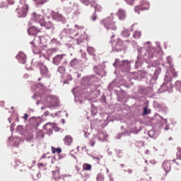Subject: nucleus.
Listing matches in <instances>:
<instances>
[{
  "label": "nucleus",
  "mask_w": 181,
  "mask_h": 181,
  "mask_svg": "<svg viewBox=\"0 0 181 181\" xmlns=\"http://www.w3.org/2000/svg\"><path fill=\"white\" fill-rule=\"evenodd\" d=\"M33 18L37 22L35 25H38V26H40L41 28L43 27V22L45 20H43V16H42V15L33 13Z\"/></svg>",
  "instance_id": "nucleus-4"
},
{
  "label": "nucleus",
  "mask_w": 181,
  "mask_h": 181,
  "mask_svg": "<svg viewBox=\"0 0 181 181\" xmlns=\"http://www.w3.org/2000/svg\"><path fill=\"white\" fill-rule=\"evenodd\" d=\"M29 11V1L28 0H21L16 12L18 15V18H26L28 11Z\"/></svg>",
  "instance_id": "nucleus-2"
},
{
  "label": "nucleus",
  "mask_w": 181,
  "mask_h": 181,
  "mask_svg": "<svg viewBox=\"0 0 181 181\" xmlns=\"http://www.w3.org/2000/svg\"><path fill=\"white\" fill-rule=\"evenodd\" d=\"M163 168L166 172V173H169L172 169V165L170 161L169 160H165L163 163Z\"/></svg>",
  "instance_id": "nucleus-9"
},
{
  "label": "nucleus",
  "mask_w": 181,
  "mask_h": 181,
  "mask_svg": "<svg viewBox=\"0 0 181 181\" xmlns=\"http://www.w3.org/2000/svg\"><path fill=\"white\" fill-rule=\"evenodd\" d=\"M44 131L45 134L48 135H52L53 134V128H54V124L53 123H47L44 127Z\"/></svg>",
  "instance_id": "nucleus-8"
},
{
  "label": "nucleus",
  "mask_w": 181,
  "mask_h": 181,
  "mask_svg": "<svg viewBox=\"0 0 181 181\" xmlns=\"http://www.w3.org/2000/svg\"><path fill=\"white\" fill-rule=\"evenodd\" d=\"M131 35V33L128 30H124L122 33V36L123 37H129Z\"/></svg>",
  "instance_id": "nucleus-23"
},
{
  "label": "nucleus",
  "mask_w": 181,
  "mask_h": 181,
  "mask_svg": "<svg viewBox=\"0 0 181 181\" xmlns=\"http://www.w3.org/2000/svg\"><path fill=\"white\" fill-rule=\"evenodd\" d=\"M117 16L120 21H124L127 18V12L122 8H119L117 11Z\"/></svg>",
  "instance_id": "nucleus-10"
},
{
  "label": "nucleus",
  "mask_w": 181,
  "mask_h": 181,
  "mask_svg": "<svg viewBox=\"0 0 181 181\" xmlns=\"http://www.w3.org/2000/svg\"><path fill=\"white\" fill-rule=\"evenodd\" d=\"M62 2H63V1H66V0H62Z\"/></svg>",
  "instance_id": "nucleus-50"
},
{
  "label": "nucleus",
  "mask_w": 181,
  "mask_h": 181,
  "mask_svg": "<svg viewBox=\"0 0 181 181\" xmlns=\"http://www.w3.org/2000/svg\"><path fill=\"white\" fill-rule=\"evenodd\" d=\"M177 160V159H173V163H176L177 165H180V163Z\"/></svg>",
  "instance_id": "nucleus-38"
},
{
  "label": "nucleus",
  "mask_w": 181,
  "mask_h": 181,
  "mask_svg": "<svg viewBox=\"0 0 181 181\" xmlns=\"http://www.w3.org/2000/svg\"><path fill=\"white\" fill-rule=\"evenodd\" d=\"M39 86H41L42 87H43V84L42 83H39Z\"/></svg>",
  "instance_id": "nucleus-47"
},
{
  "label": "nucleus",
  "mask_w": 181,
  "mask_h": 181,
  "mask_svg": "<svg viewBox=\"0 0 181 181\" xmlns=\"http://www.w3.org/2000/svg\"><path fill=\"white\" fill-rule=\"evenodd\" d=\"M30 126L34 128H37V127H39V122H37V119L35 117H32L30 119Z\"/></svg>",
  "instance_id": "nucleus-14"
},
{
  "label": "nucleus",
  "mask_w": 181,
  "mask_h": 181,
  "mask_svg": "<svg viewBox=\"0 0 181 181\" xmlns=\"http://www.w3.org/2000/svg\"><path fill=\"white\" fill-rule=\"evenodd\" d=\"M139 181H148V180L145 179V178H141L140 180Z\"/></svg>",
  "instance_id": "nucleus-41"
},
{
  "label": "nucleus",
  "mask_w": 181,
  "mask_h": 181,
  "mask_svg": "<svg viewBox=\"0 0 181 181\" xmlns=\"http://www.w3.org/2000/svg\"><path fill=\"white\" fill-rule=\"evenodd\" d=\"M42 29V27H40L39 25H36L32 27H30L28 30V35L30 36H34V35H36L39 30Z\"/></svg>",
  "instance_id": "nucleus-5"
},
{
  "label": "nucleus",
  "mask_w": 181,
  "mask_h": 181,
  "mask_svg": "<svg viewBox=\"0 0 181 181\" xmlns=\"http://www.w3.org/2000/svg\"><path fill=\"white\" fill-rule=\"evenodd\" d=\"M93 124V122H92L91 124H90V127L91 128H94V124Z\"/></svg>",
  "instance_id": "nucleus-43"
},
{
  "label": "nucleus",
  "mask_w": 181,
  "mask_h": 181,
  "mask_svg": "<svg viewBox=\"0 0 181 181\" xmlns=\"http://www.w3.org/2000/svg\"><path fill=\"white\" fill-rule=\"evenodd\" d=\"M129 173H132V170H128Z\"/></svg>",
  "instance_id": "nucleus-45"
},
{
  "label": "nucleus",
  "mask_w": 181,
  "mask_h": 181,
  "mask_svg": "<svg viewBox=\"0 0 181 181\" xmlns=\"http://www.w3.org/2000/svg\"><path fill=\"white\" fill-rule=\"evenodd\" d=\"M86 37H84V35H81L79 38H78V42H80L81 43L84 40Z\"/></svg>",
  "instance_id": "nucleus-33"
},
{
  "label": "nucleus",
  "mask_w": 181,
  "mask_h": 181,
  "mask_svg": "<svg viewBox=\"0 0 181 181\" xmlns=\"http://www.w3.org/2000/svg\"><path fill=\"white\" fill-rule=\"evenodd\" d=\"M101 25H104V28L110 32L112 31V35L114 33L117 31V25H115V22L114 21V17H107L100 21Z\"/></svg>",
  "instance_id": "nucleus-3"
},
{
  "label": "nucleus",
  "mask_w": 181,
  "mask_h": 181,
  "mask_svg": "<svg viewBox=\"0 0 181 181\" xmlns=\"http://www.w3.org/2000/svg\"><path fill=\"white\" fill-rule=\"evenodd\" d=\"M8 3H9L10 4H12L14 3V1H13V0H12L11 1L8 0Z\"/></svg>",
  "instance_id": "nucleus-42"
},
{
  "label": "nucleus",
  "mask_w": 181,
  "mask_h": 181,
  "mask_svg": "<svg viewBox=\"0 0 181 181\" xmlns=\"http://www.w3.org/2000/svg\"><path fill=\"white\" fill-rule=\"evenodd\" d=\"M51 150L52 153H62V148L58 147V148H54L53 146L51 147Z\"/></svg>",
  "instance_id": "nucleus-20"
},
{
  "label": "nucleus",
  "mask_w": 181,
  "mask_h": 181,
  "mask_svg": "<svg viewBox=\"0 0 181 181\" xmlns=\"http://www.w3.org/2000/svg\"><path fill=\"white\" fill-rule=\"evenodd\" d=\"M17 59L21 63V64H25L26 63V55L23 54V52H19L17 55Z\"/></svg>",
  "instance_id": "nucleus-12"
},
{
  "label": "nucleus",
  "mask_w": 181,
  "mask_h": 181,
  "mask_svg": "<svg viewBox=\"0 0 181 181\" xmlns=\"http://www.w3.org/2000/svg\"><path fill=\"white\" fill-rule=\"evenodd\" d=\"M40 73L42 76H47L49 74V69H47L46 66L42 65L40 66Z\"/></svg>",
  "instance_id": "nucleus-17"
},
{
  "label": "nucleus",
  "mask_w": 181,
  "mask_h": 181,
  "mask_svg": "<svg viewBox=\"0 0 181 181\" xmlns=\"http://www.w3.org/2000/svg\"><path fill=\"white\" fill-rule=\"evenodd\" d=\"M126 2H134V0H124Z\"/></svg>",
  "instance_id": "nucleus-39"
},
{
  "label": "nucleus",
  "mask_w": 181,
  "mask_h": 181,
  "mask_svg": "<svg viewBox=\"0 0 181 181\" xmlns=\"http://www.w3.org/2000/svg\"><path fill=\"white\" fill-rule=\"evenodd\" d=\"M117 65V66H119V64H119V59H116L115 60V64H114V66H115V65Z\"/></svg>",
  "instance_id": "nucleus-35"
},
{
  "label": "nucleus",
  "mask_w": 181,
  "mask_h": 181,
  "mask_svg": "<svg viewBox=\"0 0 181 181\" xmlns=\"http://www.w3.org/2000/svg\"><path fill=\"white\" fill-rule=\"evenodd\" d=\"M40 80H42V78H38V81H40Z\"/></svg>",
  "instance_id": "nucleus-48"
},
{
  "label": "nucleus",
  "mask_w": 181,
  "mask_h": 181,
  "mask_svg": "<svg viewBox=\"0 0 181 181\" xmlns=\"http://www.w3.org/2000/svg\"><path fill=\"white\" fill-rule=\"evenodd\" d=\"M141 33L138 30H136L134 34H133V37L134 39H139V37H141Z\"/></svg>",
  "instance_id": "nucleus-25"
},
{
  "label": "nucleus",
  "mask_w": 181,
  "mask_h": 181,
  "mask_svg": "<svg viewBox=\"0 0 181 181\" xmlns=\"http://www.w3.org/2000/svg\"><path fill=\"white\" fill-rule=\"evenodd\" d=\"M36 131V127H33L32 126H28L27 127V133L30 138H33V132Z\"/></svg>",
  "instance_id": "nucleus-15"
},
{
  "label": "nucleus",
  "mask_w": 181,
  "mask_h": 181,
  "mask_svg": "<svg viewBox=\"0 0 181 181\" xmlns=\"http://www.w3.org/2000/svg\"><path fill=\"white\" fill-rule=\"evenodd\" d=\"M177 151H178L177 152V159L181 160V148L178 147Z\"/></svg>",
  "instance_id": "nucleus-28"
},
{
  "label": "nucleus",
  "mask_w": 181,
  "mask_h": 181,
  "mask_svg": "<svg viewBox=\"0 0 181 181\" xmlns=\"http://www.w3.org/2000/svg\"><path fill=\"white\" fill-rule=\"evenodd\" d=\"M47 101L52 105V107H56L59 104V99L54 95H49L47 97Z\"/></svg>",
  "instance_id": "nucleus-7"
},
{
  "label": "nucleus",
  "mask_w": 181,
  "mask_h": 181,
  "mask_svg": "<svg viewBox=\"0 0 181 181\" xmlns=\"http://www.w3.org/2000/svg\"><path fill=\"white\" fill-rule=\"evenodd\" d=\"M96 180L97 181H104V175H103V173H99L97 175Z\"/></svg>",
  "instance_id": "nucleus-26"
},
{
  "label": "nucleus",
  "mask_w": 181,
  "mask_h": 181,
  "mask_svg": "<svg viewBox=\"0 0 181 181\" xmlns=\"http://www.w3.org/2000/svg\"><path fill=\"white\" fill-rule=\"evenodd\" d=\"M97 141V136L95 135L90 136L88 144L90 146H94L95 145V142Z\"/></svg>",
  "instance_id": "nucleus-16"
},
{
  "label": "nucleus",
  "mask_w": 181,
  "mask_h": 181,
  "mask_svg": "<svg viewBox=\"0 0 181 181\" xmlns=\"http://www.w3.org/2000/svg\"><path fill=\"white\" fill-rule=\"evenodd\" d=\"M147 114H149V112L148 111V107H145L143 110L142 115H147Z\"/></svg>",
  "instance_id": "nucleus-30"
},
{
  "label": "nucleus",
  "mask_w": 181,
  "mask_h": 181,
  "mask_svg": "<svg viewBox=\"0 0 181 181\" xmlns=\"http://www.w3.org/2000/svg\"><path fill=\"white\" fill-rule=\"evenodd\" d=\"M173 77H177V73L175 71H173Z\"/></svg>",
  "instance_id": "nucleus-36"
},
{
  "label": "nucleus",
  "mask_w": 181,
  "mask_h": 181,
  "mask_svg": "<svg viewBox=\"0 0 181 181\" xmlns=\"http://www.w3.org/2000/svg\"><path fill=\"white\" fill-rule=\"evenodd\" d=\"M42 26L45 28L46 29H53V24L52 23L48 22V23H43Z\"/></svg>",
  "instance_id": "nucleus-21"
},
{
  "label": "nucleus",
  "mask_w": 181,
  "mask_h": 181,
  "mask_svg": "<svg viewBox=\"0 0 181 181\" xmlns=\"http://www.w3.org/2000/svg\"><path fill=\"white\" fill-rule=\"evenodd\" d=\"M39 166H45V165L42 163H39Z\"/></svg>",
  "instance_id": "nucleus-44"
},
{
  "label": "nucleus",
  "mask_w": 181,
  "mask_h": 181,
  "mask_svg": "<svg viewBox=\"0 0 181 181\" xmlns=\"http://www.w3.org/2000/svg\"><path fill=\"white\" fill-rule=\"evenodd\" d=\"M90 19L92 20V21H97V14L95 13H94L92 16H91V17H90Z\"/></svg>",
  "instance_id": "nucleus-34"
},
{
  "label": "nucleus",
  "mask_w": 181,
  "mask_h": 181,
  "mask_svg": "<svg viewBox=\"0 0 181 181\" xmlns=\"http://www.w3.org/2000/svg\"><path fill=\"white\" fill-rule=\"evenodd\" d=\"M91 168H93L91 164L84 163L83 165V170H91Z\"/></svg>",
  "instance_id": "nucleus-22"
},
{
  "label": "nucleus",
  "mask_w": 181,
  "mask_h": 181,
  "mask_svg": "<svg viewBox=\"0 0 181 181\" xmlns=\"http://www.w3.org/2000/svg\"><path fill=\"white\" fill-rule=\"evenodd\" d=\"M52 18L54 21H57V22H63L64 21V16L59 12L52 11Z\"/></svg>",
  "instance_id": "nucleus-6"
},
{
  "label": "nucleus",
  "mask_w": 181,
  "mask_h": 181,
  "mask_svg": "<svg viewBox=\"0 0 181 181\" xmlns=\"http://www.w3.org/2000/svg\"><path fill=\"white\" fill-rule=\"evenodd\" d=\"M119 65L120 67H128V66H129V62L127 60H123Z\"/></svg>",
  "instance_id": "nucleus-24"
},
{
  "label": "nucleus",
  "mask_w": 181,
  "mask_h": 181,
  "mask_svg": "<svg viewBox=\"0 0 181 181\" xmlns=\"http://www.w3.org/2000/svg\"><path fill=\"white\" fill-rule=\"evenodd\" d=\"M64 54L62 55H57L54 59H53V63L54 64H60L63 60V57Z\"/></svg>",
  "instance_id": "nucleus-13"
},
{
  "label": "nucleus",
  "mask_w": 181,
  "mask_h": 181,
  "mask_svg": "<svg viewBox=\"0 0 181 181\" xmlns=\"http://www.w3.org/2000/svg\"><path fill=\"white\" fill-rule=\"evenodd\" d=\"M78 63V61L77 59H74V60H72L71 62V66L74 67V66H76V64H77Z\"/></svg>",
  "instance_id": "nucleus-31"
},
{
  "label": "nucleus",
  "mask_w": 181,
  "mask_h": 181,
  "mask_svg": "<svg viewBox=\"0 0 181 181\" xmlns=\"http://www.w3.org/2000/svg\"><path fill=\"white\" fill-rule=\"evenodd\" d=\"M73 142V137L71 136H66L64 138V143L69 146V145H71V143Z\"/></svg>",
  "instance_id": "nucleus-18"
},
{
  "label": "nucleus",
  "mask_w": 181,
  "mask_h": 181,
  "mask_svg": "<svg viewBox=\"0 0 181 181\" xmlns=\"http://www.w3.org/2000/svg\"><path fill=\"white\" fill-rule=\"evenodd\" d=\"M87 52L90 56H95V49L93 47H88Z\"/></svg>",
  "instance_id": "nucleus-19"
},
{
  "label": "nucleus",
  "mask_w": 181,
  "mask_h": 181,
  "mask_svg": "<svg viewBox=\"0 0 181 181\" xmlns=\"http://www.w3.org/2000/svg\"><path fill=\"white\" fill-rule=\"evenodd\" d=\"M145 162H146V163H148V160H146Z\"/></svg>",
  "instance_id": "nucleus-49"
},
{
  "label": "nucleus",
  "mask_w": 181,
  "mask_h": 181,
  "mask_svg": "<svg viewBox=\"0 0 181 181\" xmlns=\"http://www.w3.org/2000/svg\"><path fill=\"white\" fill-rule=\"evenodd\" d=\"M34 2L36 5H43V4L47 2V0H34Z\"/></svg>",
  "instance_id": "nucleus-27"
},
{
  "label": "nucleus",
  "mask_w": 181,
  "mask_h": 181,
  "mask_svg": "<svg viewBox=\"0 0 181 181\" xmlns=\"http://www.w3.org/2000/svg\"><path fill=\"white\" fill-rule=\"evenodd\" d=\"M83 5H86V6H88V5H91V1L90 0H80Z\"/></svg>",
  "instance_id": "nucleus-29"
},
{
  "label": "nucleus",
  "mask_w": 181,
  "mask_h": 181,
  "mask_svg": "<svg viewBox=\"0 0 181 181\" xmlns=\"http://www.w3.org/2000/svg\"><path fill=\"white\" fill-rule=\"evenodd\" d=\"M175 84H176V85L180 84V81H177V82L175 83Z\"/></svg>",
  "instance_id": "nucleus-46"
},
{
  "label": "nucleus",
  "mask_w": 181,
  "mask_h": 181,
  "mask_svg": "<svg viewBox=\"0 0 181 181\" xmlns=\"http://www.w3.org/2000/svg\"><path fill=\"white\" fill-rule=\"evenodd\" d=\"M29 117V115H28V114L27 113H25V115H24V119L26 121V120H28V117Z\"/></svg>",
  "instance_id": "nucleus-37"
},
{
  "label": "nucleus",
  "mask_w": 181,
  "mask_h": 181,
  "mask_svg": "<svg viewBox=\"0 0 181 181\" xmlns=\"http://www.w3.org/2000/svg\"><path fill=\"white\" fill-rule=\"evenodd\" d=\"M115 35L113 34L112 35V38L110 42L112 43V46L116 52H121V50H124V49H127L128 47V43H129V40L122 41L120 39L114 40Z\"/></svg>",
  "instance_id": "nucleus-1"
},
{
  "label": "nucleus",
  "mask_w": 181,
  "mask_h": 181,
  "mask_svg": "<svg viewBox=\"0 0 181 181\" xmlns=\"http://www.w3.org/2000/svg\"><path fill=\"white\" fill-rule=\"evenodd\" d=\"M149 9V5L146 4V5H140V6H136L134 8L135 12H136L138 14H139V12L141 11H146Z\"/></svg>",
  "instance_id": "nucleus-11"
},
{
  "label": "nucleus",
  "mask_w": 181,
  "mask_h": 181,
  "mask_svg": "<svg viewBox=\"0 0 181 181\" xmlns=\"http://www.w3.org/2000/svg\"><path fill=\"white\" fill-rule=\"evenodd\" d=\"M145 153H146V155H149V150H146V151H145Z\"/></svg>",
  "instance_id": "nucleus-40"
},
{
  "label": "nucleus",
  "mask_w": 181,
  "mask_h": 181,
  "mask_svg": "<svg viewBox=\"0 0 181 181\" xmlns=\"http://www.w3.org/2000/svg\"><path fill=\"white\" fill-rule=\"evenodd\" d=\"M95 11H98V12H101V11H103V8L101 7V6L97 5L95 7Z\"/></svg>",
  "instance_id": "nucleus-32"
}]
</instances>
